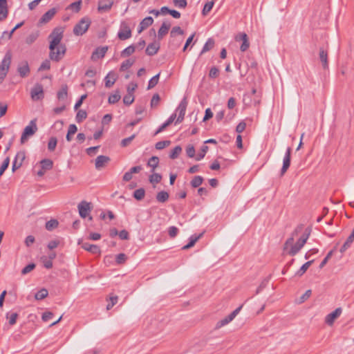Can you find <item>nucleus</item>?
<instances>
[{"label": "nucleus", "mask_w": 354, "mask_h": 354, "mask_svg": "<svg viewBox=\"0 0 354 354\" xmlns=\"http://www.w3.org/2000/svg\"><path fill=\"white\" fill-rule=\"evenodd\" d=\"M178 232V229L175 226H171L168 229V234L171 238L176 236Z\"/></svg>", "instance_id": "obj_61"}, {"label": "nucleus", "mask_w": 354, "mask_h": 354, "mask_svg": "<svg viewBox=\"0 0 354 354\" xmlns=\"http://www.w3.org/2000/svg\"><path fill=\"white\" fill-rule=\"evenodd\" d=\"M108 50L107 46L99 47L97 48L91 55V59L93 61H96L100 58L104 57L106 53Z\"/></svg>", "instance_id": "obj_16"}, {"label": "nucleus", "mask_w": 354, "mask_h": 354, "mask_svg": "<svg viewBox=\"0 0 354 354\" xmlns=\"http://www.w3.org/2000/svg\"><path fill=\"white\" fill-rule=\"evenodd\" d=\"M41 167L44 170H50L53 168V162L50 159H43L40 161Z\"/></svg>", "instance_id": "obj_29"}, {"label": "nucleus", "mask_w": 354, "mask_h": 354, "mask_svg": "<svg viewBox=\"0 0 354 354\" xmlns=\"http://www.w3.org/2000/svg\"><path fill=\"white\" fill-rule=\"evenodd\" d=\"M118 36L121 40H125L130 38L131 36V30L130 28L127 26H123L118 32Z\"/></svg>", "instance_id": "obj_18"}, {"label": "nucleus", "mask_w": 354, "mask_h": 354, "mask_svg": "<svg viewBox=\"0 0 354 354\" xmlns=\"http://www.w3.org/2000/svg\"><path fill=\"white\" fill-rule=\"evenodd\" d=\"M145 189L143 188H140V189H136L133 192V197L136 199L140 201L145 197Z\"/></svg>", "instance_id": "obj_42"}, {"label": "nucleus", "mask_w": 354, "mask_h": 354, "mask_svg": "<svg viewBox=\"0 0 354 354\" xmlns=\"http://www.w3.org/2000/svg\"><path fill=\"white\" fill-rule=\"evenodd\" d=\"M203 235V232L201 233L200 234L198 235H192L191 236V237L189 238V243H187V245H184L182 249L183 250H187L192 247H193L195 243L198 241V239H200Z\"/></svg>", "instance_id": "obj_24"}, {"label": "nucleus", "mask_w": 354, "mask_h": 354, "mask_svg": "<svg viewBox=\"0 0 354 354\" xmlns=\"http://www.w3.org/2000/svg\"><path fill=\"white\" fill-rule=\"evenodd\" d=\"M90 24H76L73 28V32L75 35H82L89 28Z\"/></svg>", "instance_id": "obj_17"}, {"label": "nucleus", "mask_w": 354, "mask_h": 354, "mask_svg": "<svg viewBox=\"0 0 354 354\" xmlns=\"http://www.w3.org/2000/svg\"><path fill=\"white\" fill-rule=\"evenodd\" d=\"M57 13V9L53 8L45 12L41 18L40 22H48L50 21Z\"/></svg>", "instance_id": "obj_23"}, {"label": "nucleus", "mask_w": 354, "mask_h": 354, "mask_svg": "<svg viewBox=\"0 0 354 354\" xmlns=\"http://www.w3.org/2000/svg\"><path fill=\"white\" fill-rule=\"evenodd\" d=\"M169 195L165 191H161L156 195V200L160 203H165L169 199Z\"/></svg>", "instance_id": "obj_32"}, {"label": "nucleus", "mask_w": 354, "mask_h": 354, "mask_svg": "<svg viewBox=\"0 0 354 354\" xmlns=\"http://www.w3.org/2000/svg\"><path fill=\"white\" fill-rule=\"evenodd\" d=\"M30 67L27 61L24 60L19 63L17 72L21 77H27L30 74Z\"/></svg>", "instance_id": "obj_11"}, {"label": "nucleus", "mask_w": 354, "mask_h": 354, "mask_svg": "<svg viewBox=\"0 0 354 354\" xmlns=\"http://www.w3.org/2000/svg\"><path fill=\"white\" fill-rule=\"evenodd\" d=\"M50 68V63L49 60L44 61L39 68V71L49 70Z\"/></svg>", "instance_id": "obj_63"}, {"label": "nucleus", "mask_w": 354, "mask_h": 354, "mask_svg": "<svg viewBox=\"0 0 354 354\" xmlns=\"http://www.w3.org/2000/svg\"><path fill=\"white\" fill-rule=\"evenodd\" d=\"M207 150H208V147L206 145H203L201 147V152L196 156V160L198 161V160H201V159H203L205 157V153L207 151Z\"/></svg>", "instance_id": "obj_52"}, {"label": "nucleus", "mask_w": 354, "mask_h": 354, "mask_svg": "<svg viewBox=\"0 0 354 354\" xmlns=\"http://www.w3.org/2000/svg\"><path fill=\"white\" fill-rule=\"evenodd\" d=\"M64 37L62 28H55L48 36L49 40V58L54 62L60 61L66 54V47L61 44Z\"/></svg>", "instance_id": "obj_1"}, {"label": "nucleus", "mask_w": 354, "mask_h": 354, "mask_svg": "<svg viewBox=\"0 0 354 354\" xmlns=\"http://www.w3.org/2000/svg\"><path fill=\"white\" fill-rule=\"evenodd\" d=\"M342 310L341 308H336L334 311L329 313L325 318V322L331 326L333 324L335 320L338 318L342 314Z\"/></svg>", "instance_id": "obj_14"}, {"label": "nucleus", "mask_w": 354, "mask_h": 354, "mask_svg": "<svg viewBox=\"0 0 354 354\" xmlns=\"http://www.w3.org/2000/svg\"><path fill=\"white\" fill-rule=\"evenodd\" d=\"M319 59L322 62L323 68H327L328 67V55L327 52L325 51L322 48L319 49Z\"/></svg>", "instance_id": "obj_26"}, {"label": "nucleus", "mask_w": 354, "mask_h": 354, "mask_svg": "<svg viewBox=\"0 0 354 354\" xmlns=\"http://www.w3.org/2000/svg\"><path fill=\"white\" fill-rule=\"evenodd\" d=\"M235 40L236 41H242L243 43L240 47V50L242 52H245L248 50L250 46V43L248 41V37L246 33L245 32H239L235 36Z\"/></svg>", "instance_id": "obj_9"}, {"label": "nucleus", "mask_w": 354, "mask_h": 354, "mask_svg": "<svg viewBox=\"0 0 354 354\" xmlns=\"http://www.w3.org/2000/svg\"><path fill=\"white\" fill-rule=\"evenodd\" d=\"M291 148L288 147L283 160V166L281 169V176H283L288 170L290 165Z\"/></svg>", "instance_id": "obj_10"}, {"label": "nucleus", "mask_w": 354, "mask_h": 354, "mask_svg": "<svg viewBox=\"0 0 354 354\" xmlns=\"http://www.w3.org/2000/svg\"><path fill=\"white\" fill-rule=\"evenodd\" d=\"M36 119L32 120L29 124L25 127L21 137V143L24 144L28 137L33 136L37 131Z\"/></svg>", "instance_id": "obj_4"}, {"label": "nucleus", "mask_w": 354, "mask_h": 354, "mask_svg": "<svg viewBox=\"0 0 354 354\" xmlns=\"http://www.w3.org/2000/svg\"><path fill=\"white\" fill-rule=\"evenodd\" d=\"M68 95V86L63 85L57 93V98L59 100H65Z\"/></svg>", "instance_id": "obj_28"}, {"label": "nucleus", "mask_w": 354, "mask_h": 354, "mask_svg": "<svg viewBox=\"0 0 354 354\" xmlns=\"http://www.w3.org/2000/svg\"><path fill=\"white\" fill-rule=\"evenodd\" d=\"M241 308H242V306L238 307L233 312H232L228 316H227L225 318L222 319L221 320L218 321L216 324L215 328L216 329L221 328V327L227 325L230 322H232L236 317V316L239 314Z\"/></svg>", "instance_id": "obj_6"}, {"label": "nucleus", "mask_w": 354, "mask_h": 354, "mask_svg": "<svg viewBox=\"0 0 354 354\" xmlns=\"http://www.w3.org/2000/svg\"><path fill=\"white\" fill-rule=\"evenodd\" d=\"M77 208L80 217L85 218L89 216L93 206L91 203H88L86 201H82L78 204Z\"/></svg>", "instance_id": "obj_5"}, {"label": "nucleus", "mask_w": 354, "mask_h": 354, "mask_svg": "<svg viewBox=\"0 0 354 354\" xmlns=\"http://www.w3.org/2000/svg\"><path fill=\"white\" fill-rule=\"evenodd\" d=\"M354 241V232L352 231L350 236L346 239V242L344 243V245L340 248V252L344 253L351 245V243Z\"/></svg>", "instance_id": "obj_27"}, {"label": "nucleus", "mask_w": 354, "mask_h": 354, "mask_svg": "<svg viewBox=\"0 0 354 354\" xmlns=\"http://www.w3.org/2000/svg\"><path fill=\"white\" fill-rule=\"evenodd\" d=\"M19 315L17 313H7L6 318L8 319L10 325H14L17 322Z\"/></svg>", "instance_id": "obj_38"}, {"label": "nucleus", "mask_w": 354, "mask_h": 354, "mask_svg": "<svg viewBox=\"0 0 354 354\" xmlns=\"http://www.w3.org/2000/svg\"><path fill=\"white\" fill-rule=\"evenodd\" d=\"M310 232L311 230L309 227L306 228L302 236L299 239L295 244L292 243V245H289L288 248H290V250L288 251V254L289 255L295 256L299 252L306 243L310 234Z\"/></svg>", "instance_id": "obj_2"}, {"label": "nucleus", "mask_w": 354, "mask_h": 354, "mask_svg": "<svg viewBox=\"0 0 354 354\" xmlns=\"http://www.w3.org/2000/svg\"><path fill=\"white\" fill-rule=\"evenodd\" d=\"M137 87H138V85L136 83L131 82L127 88V93L133 95V93H134L135 90L137 88Z\"/></svg>", "instance_id": "obj_62"}, {"label": "nucleus", "mask_w": 354, "mask_h": 354, "mask_svg": "<svg viewBox=\"0 0 354 354\" xmlns=\"http://www.w3.org/2000/svg\"><path fill=\"white\" fill-rule=\"evenodd\" d=\"M81 4H82V1H81V0H79V1H75V2H74V3H72L69 6V8H70L71 10H72L73 11L78 12V11L80 10Z\"/></svg>", "instance_id": "obj_55"}, {"label": "nucleus", "mask_w": 354, "mask_h": 354, "mask_svg": "<svg viewBox=\"0 0 354 354\" xmlns=\"http://www.w3.org/2000/svg\"><path fill=\"white\" fill-rule=\"evenodd\" d=\"M87 117V113L84 110H79L77 113L75 120L77 122H82Z\"/></svg>", "instance_id": "obj_43"}, {"label": "nucleus", "mask_w": 354, "mask_h": 354, "mask_svg": "<svg viewBox=\"0 0 354 354\" xmlns=\"http://www.w3.org/2000/svg\"><path fill=\"white\" fill-rule=\"evenodd\" d=\"M313 261H314L313 260H311V261H307L306 263H305L300 268V269L297 271V275H298L299 277L302 276L306 272V270L308 269V268L312 265Z\"/></svg>", "instance_id": "obj_35"}, {"label": "nucleus", "mask_w": 354, "mask_h": 354, "mask_svg": "<svg viewBox=\"0 0 354 354\" xmlns=\"http://www.w3.org/2000/svg\"><path fill=\"white\" fill-rule=\"evenodd\" d=\"M161 12L165 13V15L168 14L171 15L174 19H179L180 17V13L175 10H170L167 6H163L161 8Z\"/></svg>", "instance_id": "obj_25"}, {"label": "nucleus", "mask_w": 354, "mask_h": 354, "mask_svg": "<svg viewBox=\"0 0 354 354\" xmlns=\"http://www.w3.org/2000/svg\"><path fill=\"white\" fill-rule=\"evenodd\" d=\"M175 6L179 8H185L187 6V0H173Z\"/></svg>", "instance_id": "obj_60"}, {"label": "nucleus", "mask_w": 354, "mask_h": 354, "mask_svg": "<svg viewBox=\"0 0 354 354\" xmlns=\"http://www.w3.org/2000/svg\"><path fill=\"white\" fill-rule=\"evenodd\" d=\"M214 3L212 1H207L203 9V15H206L213 8Z\"/></svg>", "instance_id": "obj_50"}, {"label": "nucleus", "mask_w": 354, "mask_h": 354, "mask_svg": "<svg viewBox=\"0 0 354 354\" xmlns=\"http://www.w3.org/2000/svg\"><path fill=\"white\" fill-rule=\"evenodd\" d=\"M160 48V44L156 42L149 44L146 48V53L149 56L156 55Z\"/></svg>", "instance_id": "obj_22"}, {"label": "nucleus", "mask_w": 354, "mask_h": 354, "mask_svg": "<svg viewBox=\"0 0 354 354\" xmlns=\"http://www.w3.org/2000/svg\"><path fill=\"white\" fill-rule=\"evenodd\" d=\"M48 295V292L46 288H42L39 290L35 295V298L37 300H41L46 298Z\"/></svg>", "instance_id": "obj_40"}, {"label": "nucleus", "mask_w": 354, "mask_h": 354, "mask_svg": "<svg viewBox=\"0 0 354 354\" xmlns=\"http://www.w3.org/2000/svg\"><path fill=\"white\" fill-rule=\"evenodd\" d=\"M203 181V178L201 176H196L194 177V178L191 181V185L196 188L199 187Z\"/></svg>", "instance_id": "obj_39"}, {"label": "nucleus", "mask_w": 354, "mask_h": 354, "mask_svg": "<svg viewBox=\"0 0 354 354\" xmlns=\"http://www.w3.org/2000/svg\"><path fill=\"white\" fill-rule=\"evenodd\" d=\"M116 79V75L113 72H109L104 78L105 86L111 88L115 84Z\"/></svg>", "instance_id": "obj_21"}, {"label": "nucleus", "mask_w": 354, "mask_h": 354, "mask_svg": "<svg viewBox=\"0 0 354 354\" xmlns=\"http://www.w3.org/2000/svg\"><path fill=\"white\" fill-rule=\"evenodd\" d=\"M187 104H188L187 100L185 97L181 100L179 105L178 106V107L176 110V112L178 113V118H176V124L180 123L183 122L185 115V111H186V109L187 106Z\"/></svg>", "instance_id": "obj_7"}, {"label": "nucleus", "mask_w": 354, "mask_h": 354, "mask_svg": "<svg viewBox=\"0 0 354 354\" xmlns=\"http://www.w3.org/2000/svg\"><path fill=\"white\" fill-rule=\"evenodd\" d=\"M304 225H298L295 230L292 232L291 236L288 238L284 243L283 250H287L288 249L289 245H292L294 243L295 236H297L299 233H301L303 230Z\"/></svg>", "instance_id": "obj_12"}, {"label": "nucleus", "mask_w": 354, "mask_h": 354, "mask_svg": "<svg viewBox=\"0 0 354 354\" xmlns=\"http://www.w3.org/2000/svg\"><path fill=\"white\" fill-rule=\"evenodd\" d=\"M57 144V140L55 137H51L48 143V149L49 151H53L55 150Z\"/></svg>", "instance_id": "obj_49"}, {"label": "nucleus", "mask_w": 354, "mask_h": 354, "mask_svg": "<svg viewBox=\"0 0 354 354\" xmlns=\"http://www.w3.org/2000/svg\"><path fill=\"white\" fill-rule=\"evenodd\" d=\"M7 0H0V21H3L8 16Z\"/></svg>", "instance_id": "obj_20"}, {"label": "nucleus", "mask_w": 354, "mask_h": 354, "mask_svg": "<svg viewBox=\"0 0 354 354\" xmlns=\"http://www.w3.org/2000/svg\"><path fill=\"white\" fill-rule=\"evenodd\" d=\"M31 98L34 101H37L44 98L43 86L40 84H36L30 91Z\"/></svg>", "instance_id": "obj_8"}, {"label": "nucleus", "mask_w": 354, "mask_h": 354, "mask_svg": "<svg viewBox=\"0 0 354 354\" xmlns=\"http://www.w3.org/2000/svg\"><path fill=\"white\" fill-rule=\"evenodd\" d=\"M135 137L136 134H133L130 137L122 140L121 146L123 147L128 146L131 143V142L135 138Z\"/></svg>", "instance_id": "obj_58"}, {"label": "nucleus", "mask_w": 354, "mask_h": 354, "mask_svg": "<svg viewBox=\"0 0 354 354\" xmlns=\"http://www.w3.org/2000/svg\"><path fill=\"white\" fill-rule=\"evenodd\" d=\"M160 97L158 93H156L153 95L152 99L151 100V107L154 108L158 106L160 102Z\"/></svg>", "instance_id": "obj_56"}, {"label": "nucleus", "mask_w": 354, "mask_h": 354, "mask_svg": "<svg viewBox=\"0 0 354 354\" xmlns=\"http://www.w3.org/2000/svg\"><path fill=\"white\" fill-rule=\"evenodd\" d=\"M38 36L39 34L37 32H32L26 37V42L28 44H31L37 39Z\"/></svg>", "instance_id": "obj_51"}, {"label": "nucleus", "mask_w": 354, "mask_h": 354, "mask_svg": "<svg viewBox=\"0 0 354 354\" xmlns=\"http://www.w3.org/2000/svg\"><path fill=\"white\" fill-rule=\"evenodd\" d=\"M120 95L118 91H116L114 93L111 94L108 99L109 104H115L120 100Z\"/></svg>", "instance_id": "obj_37"}, {"label": "nucleus", "mask_w": 354, "mask_h": 354, "mask_svg": "<svg viewBox=\"0 0 354 354\" xmlns=\"http://www.w3.org/2000/svg\"><path fill=\"white\" fill-rule=\"evenodd\" d=\"M159 76H160V74L158 73L150 79V80L149 81L148 86H147L148 90L151 89L158 84V80H159Z\"/></svg>", "instance_id": "obj_44"}, {"label": "nucleus", "mask_w": 354, "mask_h": 354, "mask_svg": "<svg viewBox=\"0 0 354 354\" xmlns=\"http://www.w3.org/2000/svg\"><path fill=\"white\" fill-rule=\"evenodd\" d=\"M170 28V24H162V26L158 30V37H162L164 35H165Z\"/></svg>", "instance_id": "obj_41"}, {"label": "nucleus", "mask_w": 354, "mask_h": 354, "mask_svg": "<svg viewBox=\"0 0 354 354\" xmlns=\"http://www.w3.org/2000/svg\"><path fill=\"white\" fill-rule=\"evenodd\" d=\"M9 163H10V159H9V158H6L3 160L1 166L0 167V176L3 174L5 170L8 168Z\"/></svg>", "instance_id": "obj_59"}, {"label": "nucleus", "mask_w": 354, "mask_h": 354, "mask_svg": "<svg viewBox=\"0 0 354 354\" xmlns=\"http://www.w3.org/2000/svg\"><path fill=\"white\" fill-rule=\"evenodd\" d=\"M35 268V264L32 263H30L28 265H27L26 266H25L22 270H21V274L23 275H25L28 273H29L30 272H31L32 270H33Z\"/></svg>", "instance_id": "obj_54"}, {"label": "nucleus", "mask_w": 354, "mask_h": 354, "mask_svg": "<svg viewBox=\"0 0 354 354\" xmlns=\"http://www.w3.org/2000/svg\"><path fill=\"white\" fill-rule=\"evenodd\" d=\"M161 180L162 176L157 173H153L149 178V180L151 183H158L161 181Z\"/></svg>", "instance_id": "obj_45"}, {"label": "nucleus", "mask_w": 354, "mask_h": 354, "mask_svg": "<svg viewBox=\"0 0 354 354\" xmlns=\"http://www.w3.org/2000/svg\"><path fill=\"white\" fill-rule=\"evenodd\" d=\"M176 118V113H173L170 115V117L167 119V120L164 122L157 131L155 132L154 135H157L164 131L167 127H169Z\"/></svg>", "instance_id": "obj_19"}, {"label": "nucleus", "mask_w": 354, "mask_h": 354, "mask_svg": "<svg viewBox=\"0 0 354 354\" xmlns=\"http://www.w3.org/2000/svg\"><path fill=\"white\" fill-rule=\"evenodd\" d=\"M134 101V95H131V94H127L124 97H123V102L124 104H125L126 105H130Z\"/></svg>", "instance_id": "obj_53"}, {"label": "nucleus", "mask_w": 354, "mask_h": 354, "mask_svg": "<svg viewBox=\"0 0 354 354\" xmlns=\"http://www.w3.org/2000/svg\"><path fill=\"white\" fill-rule=\"evenodd\" d=\"M12 53L8 50L0 64V83H1L7 75L12 62Z\"/></svg>", "instance_id": "obj_3"}, {"label": "nucleus", "mask_w": 354, "mask_h": 354, "mask_svg": "<svg viewBox=\"0 0 354 354\" xmlns=\"http://www.w3.org/2000/svg\"><path fill=\"white\" fill-rule=\"evenodd\" d=\"M169 145H170V141H169V140L160 141L156 144V149L160 150V149H164L167 146H169Z\"/></svg>", "instance_id": "obj_57"}, {"label": "nucleus", "mask_w": 354, "mask_h": 354, "mask_svg": "<svg viewBox=\"0 0 354 354\" xmlns=\"http://www.w3.org/2000/svg\"><path fill=\"white\" fill-rule=\"evenodd\" d=\"M59 223L55 219H51L46 223V228L48 231H52L53 230L57 227Z\"/></svg>", "instance_id": "obj_36"}, {"label": "nucleus", "mask_w": 354, "mask_h": 354, "mask_svg": "<svg viewBox=\"0 0 354 354\" xmlns=\"http://www.w3.org/2000/svg\"><path fill=\"white\" fill-rule=\"evenodd\" d=\"M113 5V2L111 1H108L107 2H104L102 1L99 2L98 10L100 11H106L109 10Z\"/></svg>", "instance_id": "obj_34"}, {"label": "nucleus", "mask_w": 354, "mask_h": 354, "mask_svg": "<svg viewBox=\"0 0 354 354\" xmlns=\"http://www.w3.org/2000/svg\"><path fill=\"white\" fill-rule=\"evenodd\" d=\"M182 151V148L180 146L175 147L171 151L169 158L171 159L176 158Z\"/></svg>", "instance_id": "obj_47"}, {"label": "nucleus", "mask_w": 354, "mask_h": 354, "mask_svg": "<svg viewBox=\"0 0 354 354\" xmlns=\"http://www.w3.org/2000/svg\"><path fill=\"white\" fill-rule=\"evenodd\" d=\"M78 245H81L84 250L90 252L92 254H100L101 252L100 248L97 245L90 244L88 243H83L80 240L78 241Z\"/></svg>", "instance_id": "obj_15"}, {"label": "nucleus", "mask_w": 354, "mask_h": 354, "mask_svg": "<svg viewBox=\"0 0 354 354\" xmlns=\"http://www.w3.org/2000/svg\"><path fill=\"white\" fill-rule=\"evenodd\" d=\"M159 163V158L157 156H152L148 161L147 165L151 167V171L153 172L155 169L158 167Z\"/></svg>", "instance_id": "obj_33"}, {"label": "nucleus", "mask_w": 354, "mask_h": 354, "mask_svg": "<svg viewBox=\"0 0 354 354\" xmlns=\"http://www.w3.org/2000/svg\"><path fill=\"white\" fill-rule=\"evenodd\" d=\"M214 40L212 38L207 39L206 43L203 47V49L201 52V54H203L209 50H210L214 46Z\"/></svg>", "instance_id": "obj_30"}, {"label": "nucleus", "mask_w": 354, "mask_h": 354, "mask_svg": "<svg viewBox=\"0 0 354 354\" xmlns=\"http://www.w3.org/2000/svg\"><path fill=\"white\" fill-rule=\"evenodd\" d=\"M134 61L131 59H127L123 62L120 66V71H125L129 68L133 64Z\"/></svg>", "instance_id": "obj_46"}, {"label": "nucleus", "mask_w": 354, "mask_h": 354, "mask_svg": "<svg viewBox=\"0 0 354 354\" xmlns=\"http://www.w3.org/2000/svg\"><path fill=\"white\" fill-rule=\"evenodd\" d=\"M135 46L131 45L122 50V56H129L135 52Z\"/></svg>", "instance_id": "obj_48"}, {"label": "nucleus", "mask_w": 354, "mask_h": 354, "mask_svg": "<svg viewBox=\"0 0 354 354\" xmlns=\"http://www.w3.org/2000/svg\"><path fill=\"white\" fill-rule=\"evenodd\" d=\"M115 260L118 264H122L127 260V257L124 254L120 253L116 256Z\"/></svg>", "instance_id": "obj_64"}, {"label": "nucleus", "mask_w": 354, "mask_h": 354, "mask_svg": "<svg viewBox=\"0 0 354 354\" xmlns=\"http://www.w3.org/2000/svg\"><path fill=\"white\" fill-rule=\"evenodd\" d=\"M110 158L106 156H98L95 160V167L97 170H100L105 167L109 162Z\"/></svg>", "instance_id": "obj_13"}, {"label": "nucleus", "mask_w": 354, "mask_h": 354, "mask_svg": "<svg viewBox=\"0 0 354 354\" xmlns=\"http://www.w3.org/2000/svg\"><path fill=\"white\" fill-rule=\"evenodd\" d=\"M24 24H17V25L8 32L7 31H4L2 33L1 38L6 39H10L13 34V32L18 29L19 28L21 27Z\"/></svg>", "instance_id": "obj_31"}]
</instances>
